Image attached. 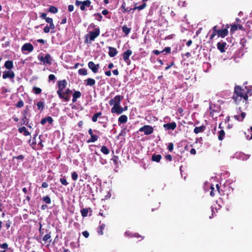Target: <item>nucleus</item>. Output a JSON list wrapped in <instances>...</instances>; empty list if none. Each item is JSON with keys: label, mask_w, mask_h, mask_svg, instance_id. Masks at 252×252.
Segmentation results:
<instances>
[{"label": "nucleus", "mask_w": 252, "mask_h": 252, "mask_svg": "<svg viewBox=\"0 0 252 252\" xmlns=\"http://www.w3.org/2000/svg\"><path fill=\"white\" fill-rule=\"evenodd\" d=\"M252 95V87L251 86H245V89H243L241 86L236 85L234 89L232 99L235 103L238 104L240 102L242 98L247 101L249 97Z\"/></svg>", "instance_id": "nucleus-1"}, {"label": "nucleus", "mask_w": 252, "mask_h": 252, "mask_svg": "<svg viewBox=\"0 0 252 252\" xmlns=\"http://www.w3.org/2000/svg\"><path fill=\"white\" fill-rule=\"evenodd\" d=\"M229 28V25L228 24L226 25L223 24L221 29H219L218 25L215 26L212 30L210 31V32H211L210 36V40H213L216 35H217L218 37L224 38L228 34V29Z\"/></svg>", "instance_id": "nucleus-2"}, {"label": "nucleus", "mask_w": 252, "mask_h": 252, "mask_svg": "<svg viewBox=\"0 0 252 252\" xmlns=\"http://www.w3.org/2000/svg\"><path fill=\"white\" fill-rule=\"evenodd\" d=\"M100 33L99 28H95L94 31H91L89 32V34L85 35V43H88V38H89L90 42L94 41Z\"/></svg>", "instance_id": "nucleus-3"}, {"label": "nucleus", "mask_w": 252, "mask_h": 252, "mask_svg": "<svg viewBox=\"0 0 252 252\" xmlns=\"http://www.w3.org/2000/svg\"><path fill=\"white\" fill-rule=\"evenodd\" d=\"M67 82L65 80H63L58 82V90L57 92L59 97H63L62 92L63 89L66 87Z\"/></svg>", "instance_id": "nucleus-4"}, {"label": "nucleus", "mask_w": 252, "mask_h": 252, "mask_svg": "<svg viewBox=\"0 0 252 252\" xmlns=\"http://www.w3.org/2000/svg\"><path fill=\"white\" fill-rule=\"evenodd\" d=\"M38 59L44 63H47L50 65L52 63V59L49 54H46L44 57L42 56L38 55Z\"/></svg>", "instance_id": "nucleus-5"}, {"label": "nucleus", "mask_w": 252, "mask_h": 252, "mask_svg": "<svg viewBox=\"0 0 252 252\" xmlns=\"http://www.w3.org/2000/svg\"><path fill=\"white\" fill-rule=\"evenodd\" d=\"M139 131L140 132H144L145 135H150L153 132L154 129L152 126L149 125H145L140 127Z\"/></svg>", "instance_id": "nucleus-6"}, {"label": "nucleus", "mask_w": 252, "mask_h": 252, "mask_svg": "<svg viewBox=\"0 0 252 252\" xmlns=\"http://www.w3.org/2000/svg\"><path fill=\"white\" fill-rule=\"evenodd\" d=\"M123 98L124 97L123 95H117L115 96L113 99H111L109 101V104L110 105L113 106H115L116 104H119Z\"/></svg>", "instance_id": "nucleus-7"}, {"label": "nucleus", "mask_w": 252, "mask_h": 252, "mask_svg": "<svg viewBox=\"0 0 252 252\" xmlns=\"http://www.w3.org/2000/svg\"><path fill=\"white\" fill-rule=\"evenodd\" d=\"M132 54V51L130 49H128L126 51H125L122 54L124 60L127 63L128 65L130 64V61L129 58Z\"/></svg>", "instance_id": "nucleus-8"}, {"label": "nucleus", "mask_w": 252, "mask_h": 252, "mask_svg": "<svg viewBox=\"0 0 252 252\" xmlns=\"http://www.w3.org/2000/svg\"><path fill=\"white\" fill-rule=\"evenodd\" d=\"M88 67L93 73H96L99 68V64H95L93 62L90 61L88 63Z\"/></svg>", "instance_id": "nucleus-9"}, {"label": "nucleus", "mask_w": 252, "mask_h": 252, "mask_svg": "<svg viewBox=\"0 0 252 252\" xmlns=\"http://www.w3.org/2000/svg\"><path fill=\"white\" fill-rule=\"evenodd\" d=\"M111 112L120 115L123 112V107L121 106L120 104H116L111 108Z\"/></svg>", "instance_id": "nucleus-10"}, {"label": "nucleus", "mask_w": 252, "mask_h": 252, "mask_svg": "<svg viewBox=\"0 0 252 252\" xmlns=\"http://www.w3.org/2000/svg\"><path fill=\"white\" fill-rule=\"evenodd\" d=\"M88 133L91 136V138L88 140L87 143L94 142L97 140L99 137L98 135L93 133V131L92 128H89Z\"/></svg>", "instance_id": "nucleus-11"}, {"label": "nucleus", "mask_w": 252, "mask_h": 252, "mask_svg": "<svg viewBox=\"0 0 252 252\" xmlns=\"http://www.w3.org/2000/svg\"><path fill=\"white\" fill-rule=\"evenodd\" d=\"M102 112H99L94 114V115L92 117V120L93 122H96L97 121L98 118H102L105 119L107 121H108V117L106 116H101Z\"/></svg>", "instance_id": "nucleus-12"}, {"label": "nucleus", "mask_w": 252, "mask_h": 252, "mask_svg": "<svg viewBox=\"0 0 252 252\" xmlns=\"http://www.w3.org/2000/svg\"><path fill=\"white\" fill-rule=\"evenodd\" d=\"M15 77V73L13 71H4L2 74L3 79H13Z\"/></svg>", "instance_id": "nucleus-13"}, {"label": "nucleus", "mask_w": 252, "mask_h": 252, "mask_svg": "<svg viewBox=\"0 0 252 252\" xmlns=\"http://www.w3.org/2000/svg\"><path fill=\"white\" fill-rule=\"evenodd\" d=\"M71 93V91L68 89L64 92H62V95L63 97H60L61 99H64L66 102L70 100V96L69 94Z\"/></svg>", "instance_id": "nucleus-14"}, {"label": "nucleus", "mask_w": 252, "mask_h": 252, "mask_svg": "<svg viewBox=\"0 0 252 252\" xmlns=\"http://www.w3.org/2000/svg\"><path fill=\"white\" fill-rule=\"evenodd\" d=\"M226 45L225 42H219L217 44V48L221 53H224Z\"/></svg>", "instance_id": "nucleus-15"}, {"label": "nucleus", "mask_w": 252, "mask_h": 252, "mask_svg": "<svg viewBox=\"0 0 252 252\" xmlns=\"http://www.w3.org/2000/svg\"><path fill=\"white\" fill-rule=\"evenodd\" d=\"M176 126V123L174 122L172 123H168L163 125V127L167 130H174Z\"/></svg>", "instance_id": "nucleus-16"}, {"label": "nucleus", "mask_w": 252, "mask_h": 252, "mask_svg": "<svg viewBox=\"0 0 252 252\" xmlns=\"http://www.w3.org/2000/svg\"><path fill=\"white\" fill-rule=\"evenodd\" d=\"M230 33L233 34L234 32L237 31L238 29L243 30L244 28L240 24H234L231 25Z\"/></svg>", "instance_id": "nucleus-17"}, {"label": "nucleus", "mask_w": 252, "mask_h": 252, "mask_svg": "<svg viewBox=\"0 0 252 252\" xmlns=\"http://www.w3.org/2000/svg\"><path fill=\"white\" fill-rule=\"evenodd\" d=\"M121 8L123 9V13H126V12H129L131 10H133V11H134L135 10H137V6H134L133 8H129L128 7H126V4L125 3V2H123L122 6H121Z\"/></svg>", "instance_id": "nucleus-18"}, {"label": "nucleus", "mask_w": 252, "mask_h": 252, "mask_svg": "<svg viewBox=\"0 0 252 252\" xmlns=\"http://www.w3.org/2000/svg\"><path fill=\"white\" fill-rule=\"evenodd\" d=\"M91 4V1L90 0H86L82 1V3L80 6V9L82 11H84L85 10L86 7H90Z\"/></svg>", "instance_id": "nucleus-19"}, {"label": "nucleus", "mask_w": 252, "mask_h": 252, "mask_svg": "<svg viewBox=\"0 0 252 252\" xmlns=\"http://www.w3.org/2000/svg\"><path fill=\"white\" fill-rule=\"evenodd\" d=\"M21 50L23 53L25 51L32 52V44L30 43L24 44L22 47Z\"/></svg>", "instance_id": "nucleus-20"}, {"label": "nucleus", "mask_w": 252, "mask_h": 252, "mask_svg": "<svg viewBox=\"0 0 252 252\" xmlns=\"http://www.w3.org/2000/svg\"><path fill=\"white\" fill-rule=\"evenodd\" d=\"M108 55L110 57H114L118 54V51L115 48L112 47H108Z\"/></svg>", "instance_id": "nucleus-21"}, {"label": "nucleus", "mask_w": 252, "mask_h": 252, "mask_svg": "<svg viewBox=\"0 0 252 252\" xmlns=\"http://www.w3.org/2000/svg\"><path fill=\"white\" fill-rule=\"evenodd\" d=\"M35 139V137H32V149H36L40 148L41 147V146H42V145L41 144V140L39 138L38 144L37 145H36V142L35 141H34Z\"/></svg>", "instance_id": "nucleus-22"}, {"label": "nucleus", "mask_w": 252, "mask_h": 252, "mask_svg": "<svg viewBox=\"0 0 252 252\" xmlns=\"http://www.w3.org/2000/svg\"><path fill=\"white\" fill-rule=\"evenodd\" d=\"M46 122H48L50 124H52L53 122V119L50 116H48L47 117H45L43 119H42L41 120V124L42 125H45Z\"/></svg>", "instance_id": "nucleus-23"}, {"label": "nucleus", "mask_w": 252, "mask_h": 252, "mask_svg": "<svg viewBox=\"0 0 252 252\" xmlns=\"http://www.w3.org/2000/svg\"><path fill=\"white\" fill-rule=\"evenodd\" d=\"M206 129V126L204 125H202L198 127H195L194 128L193 132L195 134H198L200 132H203Z\"/></svg>", "instance_id": "nucleus-24"}, {"label": "nucleus", "mask_w": 252, "mask_h": 252, "mask_svg": "<svg viewBox=\"0 0 252 252\" xmlns=\"http://www.w3.org/2000/svg\"><path fill=\"white\" fill-rule=\"evenodd\" d=\"M246 116V114L245 112H241L240 115H234V118L239 122L243 121Z\"/></svg>", "instance_id": "nucleus-25"}, {"label": "nucleus", "mask_w": 252, "mask_h": 252, "mask_svg": "<svg viewBox=\"0 0 252 252\" xmlns=\"http://www.w3.org/2000/svg\"><path fill=\"white\" fill-rule=\"evenodd\" d=\"M81 96V93L80 92L78 91H74V93L73 94V98H72V102L73 103L77 101V99L80 97Z\"/></svg>", "instance_id": "nucleus-26"}, {"label": "nucleus", "mask_w": 252, "mask_h": 252, "mask_svg": "<svg viewBox=\"0 0 252 252\" xmlns=\"http://www.w3.org/2000/svg\"><path fill=\"white\" fill-rule=\"evenodd\" d=\"M127 120H128L127 117L126 115H121L118 118L119 125L126 123L127 121Z\"/></svg>", "instance_id": "nucleus-27"}, {"label": "nucleus", "mask_w": 252, "mask_h": 252, "mask_svg": "<svg viewBox=\"0 0 252 252\" xmlns=\"http://www.w3.org/2000/svg\"><path fill=\"white\" fill-rule=\"evenodd\" d=\"M43 241L45 242V243H47V245H50L52 240L51 239V233H49L46 234L43 238Z\"/></svg>", "instance_id": "nucleus-28"}, {"label": "nucleus", "mask_w": 252, "mask_h": 252, "mask_svg": "<svg viewBox=\"0 0 252 252\" xmlns=\"http://www.w3.org/2000/svg\"><path fill=\"white\" fill-rule=\"evenodd\" d=\"M4 66L7 69H11L13 68V61L10 60L6 61L4 63Z\"/></svg>", "instance_id": "nucleus-29"}, {"label": "nucleus", "mask_w": 252, "mask_h": 252, "mask_svg": "<svg viewBox=\"0 0 252 252\" xmlns=\"http://www.w3.org/2000/svg\"><path fill=\"white\" fill-rule=\"evenodd\" d=\"M85 81L86 82V86H93L95 84V80L91 78L87 79Z\"/></svg>", "instance_id": "nucleus-30"}, {"label": "nucleus", "mask_w": 252, "mask_h": 252, "mask_svg": "<svg viewBox=\"0 0 252 252\" xmlns=\"http://www.w3.org/2000/svg\"><path fill=\"white\" fill-rule=\"evenodd\" d=\"M161 156L160 155L153 154L152 156L151 159L152 161L159 162L161 159Z\"/></svg>", "instance_id": "nucleus-31"}, {"label": "nucleus", "mask_w": 252, "mask_h": 252, "mask_svg": "<svg viewBox=\"0 0 252 252\" xmlns=\"http://www.w3.org/2000/svg\"><path fill=\"white\" fill-rule=\"evenodd\" d=\"M89 211H91V208H83L81 210L80 212L83 217H86Z\"/></svg>", "instance_id": "nucleus-32"}, {"label": "nucleus", "mask_w": 252, "mask_h": 252, "mask_svg": "<svg viewBox=\"0 0 252 252\" xmlns=\"http://www.w3.org/2000/svg\"><path fill=\"white\" fill-rule=\"evenodd\" d=\"M19 132L21 133H23L25 136H28L30 134V133L27 130L25 126L19 128Z\"/></svg>", "instance_id": "nucleus-33"}, {"label": "nucleus", "mask_w": 252, "mask_h": 252, "mask_svg": "<svg viewBox=\"0 0 252 252\" xmlns=\"http://www.w3.org/2000/svg\"><path fill=\"white\" fill-rule=\"evenodd\" d=\"M131 28H128L126 25L122 27V31L125 33L126 35H127L130 32Z\"/></svg>", "instance_id": "nucleus-34"}, {"label": "nucleus", "mask_w": 252, "mask_h": 252, "mask_svg": "<svg viewBox=\"0 0 252 252\" xmlns=\"http://www.w3.org/2000/svg\"><path fill=\"white\" fill-rule=\"evenodd\" d=\"M225 136V132L223 129H221L219 131L218 139L220 141H221L223 139Z\"/></svg>", "instance_id": "nucleus-35"}, {"label": "nucleus", "mask_w": 252, "mask_h": 252, "mask_svg": "<svg viewBox=\"0 0 252 252\" xmlns=\"http://www.w3.org/2000/svg\"><path fill=\"white\" fill-rule=\"evenodd\" d=\"M37 106L38 109L40 110V112L42 111L45 107L44 102L41 101L38 102L37 103Z\"/></svg>", "instance_id": "nucleus-36"}, {"label": "nucleus", "mask_w": 252, "mask_h": 252, "mask_svg": "<svg viewBox=\"0 0 252 252\" xmlns=\"http://www.w3.org/2000/svg\"><path fill=\"white\" fill-rule=\"evenodd\" d=\"M45 21L49 24V25L50 26V28H54L55 27V25L53 23V20L51 18L47 17L45 19Z\"/></svg>", "instance_id": "nucleus-37"}, {"label": "nucleus", "mask_w": 252, "mask_h": 252, "mask_svg": "<svg viewBox=\"0 0 252 252\" xmlns=\"http://www.w3.org/2000/svg\"><path fill=\"white\" fill-rule=\"evenodd\" d=\"M101 152L104 155H108L109 153V150L105 146H102L100 149Z\"/></svg>", "instance_id": "nucleus-38"}, {"label": "nucleus", "mask_w": 252, "mask_h": 252, "mask_svg": "<svg viewBox=\"0 0 252 252\" xmlns=\"http://www.w3.org/2000/svg\"><path fill=\"white\" fill-rule=\"evenodd\" d=\"M48 11L51 13L56 14L58 12V10L56 7L54 6H50L49 8Z\"/></svg>", "instance_id": "nucleus-39"}, {"label": "nucleus", "mask_w": 252, "mask_h": 252, "mask_svg": "<svg viewBox=\"0 0 252 252\" xmlns=\"http://www.w3.org/2000/svg\"><path fill=\"white\" fill-rule=\"evenodd\" d=\"M87 73V70L86 68H80L78 70V74L80 75H86Z\"/></svg>", "instance_id": "nucleus-40"}, {"label": "nucleus", "mask_w": 252, "mask_h": 252, "mask_svg": "<svg viewBox=\"0 0 252 252\" xmlns=\"http://www.w3.org/2000/svg\"><path fill=\"white\" fill-rule=\"evenodd\" d=\"M112 160H113V163L114 164V165L117 167L118 165V160H119V157L118 156H116V155H114L113 156V158H112Z\"/></svg>", "instance_id": "nucleus-41"}, {"label": "nucleus", "mask_w": 252, "mask_h": 252, "mask_svg": "<svg viewBox=\"0 0 252 252\" xmlns=\"http://www.w3.org/2000/svg\"><path fill=\"white\" fill-rule=\"evenodd\" d=\"M42 200L46 204H50L51 202V198L48 195L43 196Z\"/></svg>", "instance_id": "nucleus-42"}, {"label": "nucleus", "mask_w": 252, "mask_h": 252, "mask_svg": "<svg viewBox=\"0 0 252 252\" xmlns=\"http://www.w3.org/2000/svg\"><path fill=\"white\" fill-rule=\"evenodd\" d=\"M32 91L35 94H38L41 93V89L36 87H33L32 88Z\"/></svg>", "instance_id": "nucleus-43"}, {"label": "nucleus", "mask_w": 252, "mask_h": 252, "mask_svg": "<svg viewBox=\"0 0 252 252\" xmlns=\"http://www.w3.org/2000/svg\"><path fill=\"white\" fill-rule=\"evenodd\" d=\"M55 29V27H54V28H50V26L49 25V26L48 25H47L46 26H45L43 29V31L45 33H48L49 32H50V30H54Z\"/></svg>", "instance_id": "nucleus-44"}, {"label": "nucleus", "mask_w": 252, "mask_h": 252, "mask_svg": "<svg viewBox=\"0 0 252 252\" xmlns=\"http://www.w3.org/2000/svg\"><path fill=\"white\" fill-rule=\"evenodd\" d=\"M105 227V225L104 224H102V225H101L99 227V230H98V233L100 234V235H102L103 234V230L104 229V228Z\"/></svg>", "instance_id": "nucleus-45"}, {"label": "nucleus", "mask_w": 252, "mask_h": 252, "mask_svg": "<svg viewBox=\"0 0 252 252\" xmlns=\"http://www.w3.org/2000/svg\"><path fill=\"white\" fill-rule=\"evenodd\" d=\"M71 178L73 181H76L78 178V174L74 171L71 173Z\"/></svg>", "instance_id": "nucleus-46"}, {"label": "nucleus", "mask_w": 252, "mask_h": 252, "mask_svg": "<svg viewBox=\"0 0 252 252\" xmlns=\"http://www.w3.org/2000/svg\"><path fill=\"white\" fill-rule=\"evenodd\" d=\"M60 181L62 184L64 186H66L68 184V183L67 182L66 179L64 177L60 178Z\"/></svg>", "instance_id": "nucleus-47"}, {"label": "nucleus", "mask_w": 252, "mask_h": 252, "mask_svg": "<svg viewBox=\"0 0 252 252\" xmlns=\"http://www.w3.org/2000/svg\"><path fill=\"white\" fill-rule=\"evenodd\" d=\"M146 6H147V4L145 2H143V3L142 5L137 6V10L139 11L145 8Z\"/></svg>", "instance_id": "nucleus-48"}, {"label": "nucleus", "mask_w": 252, "mask_h": 252, "mask_svg": "<svg viewBox=\"0 0 252 252\" xmlns=\"http://www.w3.org/2000/svg\"><path fill=\"white\" fill-rule=\"evenodd\" d=\"M15 105L18 108H21L24 106V102L22 100H20Z\"/></svg>", "instance_id": "nucleus-49"}, {"label": "nucleus", "mask_w": 252, "mask_h": 252, "mask_svg": "<svg viewBox=\"0 0 252 252\" xmlns=\"http://www.w3.org/2000/svg\"><path fill=\"white\" fill-rule=\"evenodd\" d=\"M94 16L96 17V19L98 21H101L103 18L102 15L99 13L94 14Z\"/></svg>", "instance_id": "nucleus-50"}, {"label": "nucleus", "mask_w": 252, "mask_h": 252, "mask_svg": "<svg viewBox=\"0 0 252 252\" xmlns=\"http://www.w3.org/2000/svg\"><path fill=\"white\" fill-rule=\"evenodd\" d=\"M8 245L7 243H4L3 244H0V248L4 250L7 249Z\"/></svg>", "instance_id": "nucleus-51"}, {"label": "nucleus", "mask_w": 252, "mask_h": 252, "mask_svg": "<svg viewBox=\"0 0 252 252\" xmlns=\"http://www.w3.org/2000/svg\"><path fill=\"white\" fill-rule=\"evenodd\" d=\"M174 149V144L173 143H169V145L168 146V150L170 152H172L173 150Z\"/></svg>", "instance_id": "nucleus-52"}, {"label": "nucleus", "mask_w": 252, "mask_h": 252, "mask_svg": "<svg viewBox=\"0 0 252 252\" xmlns=\"http://www.w3.org/2000/svg\"><path fill=\"white\" fill-rule=\"evenodd\" d=\"M165 159L168 161H172V157L171 155L170 154H168V155H166L165 156Z\"/></svg>", "instance_id": "nucleus-53"}, {"label": "nucleus", "mask_w": 252, "mask_h": 252, "mask_svg": "<svg viewBox=\"0 0 252 252\" xmlns=\"http://www.w3.org/2000/svg\"><path fill=\"white\" fill-rule=\"evenodd\" d=\"M163 52H165L166 53H170L171 52V48L170 47H165L162 51V53Z\"/></svg>", "instance_id": "nucleus-54"}, {"label": "nucleus", "mask_w": 252, "mask_h": 252, "mask_svg": "<svg viewBox=\"0 0 252 252\" xmlns=\"http://www.w3.org/2000/svg\"><path fill=\"white\" fill-rule=\"evenodd\" d=\"M211 190L210 191V195L211 196L213 197V196H215V192H214L215 188H214V187H213V186H211Z\"/></svg>", "instance_id": "nucleus-55"}, {"label": "nucleus", "mask_w": 252, "mask_h": 252, "mask_svg": "<svg viewBox=\"0 0 252 252\" xmlns=\"http://www.w3.org/2000/svg\"><path fill=\"white\" fill-rule=\"evenodd\" d=\"M49 81H54L56 79V77L54 74H50L48 77Z\"/></svg>", "instance_id": "nucleus-56"}, {"label": "nucleus", "mask_w": 252, "mask_h": 252, "mask_svg": "<svg viewBox=\"0 0 252 252\" xmlns=\"http://www.w3.org/2000/svg\"><path fill=\"white\" fill-rule=\"evenodd\" d=\"M82 234L86 238H88L90 235L89 232L87 231H83Z\"/></svg>", "instance_id": "nucleus-57"}, {"label": "nucleus", "mask_w": 252, "mask_h": 252, "mask_svg": "<svg viewBox=\"0 0 252 252\" xmlns=\"http://www.w3.org/2000/svg\"><path fill=\"white\" fill-rule=\"evenodd\" d=\"M132 237H136V238L142 237V239H144V237H142L141 235H140L138 233H133V234L132 235Z\"/></svg>", "instance_id": "nucleus-58"}, {"label": "nucleus", "mask_w": 252, "mask_h": 252, "mask_svg": "<svg viewBox=\"0 0 252 252\" xmlns=\"http://www.w3.org/2000/svg\"><path fill=\"white\" fill-rule=\"evenodd\" d=\"M125 234L126 236L132 237V235L133 234V233H131L129 231H127L125 232Z\"/></svg>", "instance_id": "nucleus-59"}, {"label": "nucleus", "mask_w": 252, "mask_h": 252, "mask_svg": "<svg viewBox=\"0 0 252 252\" xmlns=\"http://www.w3.org/2000/svg\"><path fill=\"white\" fill-rule=\"evenodd\" d=\"M74 10V6L73 5H69L68 6V10L69 12H72Z\"/></svg>", "instance_id": "nucleus-60"}, {"label": "nucleus", "mask_w": 252, "mask_h": 252, "mask_svg": "<svg viewBox=\"0 0 252 252\" xmlns=\"http://www.w3.org/2000/svg\"><path fill=\"white\" fill-rule=\"evenodd\" d=\"M152 52L156 55H158L160 53H162V51H159L158 50H154L152 51Z\"/></svg>", "instance_id": "nucleus-61"}, {"label": "nucleus", "mask_w": 252, "mask_h": 252, "mask_svg": "<svg viewBox=\"0 0 252 252\" xmlns=\"http://www.w3.org/2000/svg\"><path fill=\"white\" fill-rule=\"evenodd\" d=\"M190 153L191 154L195 155L196 153V150L194 148H192L190 151Z\"/></svg>", "instance_id": "nucleus-62"}, {"label": "nucleus", "mask_w": 252, "mask_h": 252, "mask_svg": "<svg viewBox=\"0 0 252 252\" xmlns=\"http://www.w3.org/2000/svg\"><path fill=\"white\" fill-rule=\"evenodd\" d=\"M46 16H47L46 13H42V14H41V16H40V17H41L42 19H44V20H45V18H47Z\"/></svg>", "instance_id": "nucleus-63"}, {"label": "nucleus", "mask_w": 252, "mask_h": 252, "mask_svg": "<svg viewBox=\"0 0 252 252\" xmlns=\"http://www.w3.org/2000/svg\"><path fill=\"white\" fill-rule=\"evenodd\" d=\"M109 13V11L107 10H103L102 11V14L103 15H107Z\"/></svg>", "instance_id": "nucleus-64"}]
</instances>
